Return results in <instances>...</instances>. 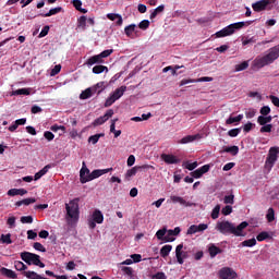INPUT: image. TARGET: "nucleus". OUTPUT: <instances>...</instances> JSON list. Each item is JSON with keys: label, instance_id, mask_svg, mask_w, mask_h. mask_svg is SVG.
Here are the masks:
<instances>
[{"label": "nucleus", "instance_id": "1", "mask_svg": "<svg viewBox=\"0 0 279 279\" xmlns=\"http://www.w3.org/2000/svg\"><path fill=\"white\" fill-rule=\"evenodd\" d=\"M248 226L250 223H247V221L241 222L238 227H235L234 223L230 221H219L216 225V230H218L220 234H233L234 236H245V234H243V230H245V228H247Z\"/></svg>", "mask_w": 279, "mask_h": 279}, {"label": "nucleus", "instance_id": "2", "mask_svg": "<svg viewBox=\"0 0 279 279\" xmlns=\"http://www.w3.org/2000/svg\"><path fill=\"white\" fill-rule=\"evenodd\" d=\"M279 58V46H275L268 50V53L264 57H257L253 64L255 69H263L269 64H274Z\"/></svg>", "mask_w": 279, "mask_h": 279}, {"label": "nucleus", "instance_id": "3", "mask_svg": "<svg viewBox=\"0 0 279 279\" xmlns=\"http://www.w3.org/2000/svg\"><path fill=\"white\" fill-rule=\"evenodd\" d=\"M254 21H246V22H238L230 24L222 28L221 31L216 33L217 38H226V36H232L236 29H243V27H250Z\"/></svg>", "mask_w": 279, "mask_h": 279}, {"label": "nucleus", "instance_id": "4", "mask_svg": "<svg viewBox=\"0 0 279 279\" xmlns=\"http://www.w3.org/2000/svg\"><path fill=\"white\" fill-rule=\"evenodd\" d=\"M21 258L26 263V265H35L36 267H40L45 269V263L40 260V255L29 252L21 253Z\"/></svg>", "mask_w": 279, "mask_h": 279}, {"label": "nucleus", "instance_id": "5", "mask_svg": "<svg viewBox=\"0 0 279 279\" xmlns=\"http://www.w3.org/2000/svg\"><path fill=\"white\" fill-rule=\"evenodd\" d=\"M80 198H74L70 204H65L66 216L73 221L80 219Z\"/></svg>", "mask_w": 279, "mask_h": 279}, {"label": "nucleus", "instance_id": "6", "mask_svg": "<svg viewBox=\"0 0 279 279\" xmlns=\"http://www.w3.org/2000/svg\"><path fill=\"white\" fill-rule=\"evenodd\" d=\"M278 147H270L269 151H268V156L266 158L265 161V169H267V171H271V169H274V166L276 165V161L278 160Z\"/></svg>", "mask_w": 279, "mask_h": 279}, {"label": "nucleus", "instance_id": "7", "mask_svg": "<svg viewBox=\"0 0 279 279\" xmlns=\"http://www.w3.org/2000/svg\"><path fill=\"white\" fill-rule=\"evenodd\" d=\"M125 90H128V86L122 85L121 87L117 88L109 98H107L105 102V108H110L114 101L121 99L122 95L125 94Z\"/></svg>", "mask_w": 279, "mask_h": 279}, {"label": "nucleus", "instance_id": "8", "mask_svg": "<svg viewBox=\"0 0 279 279\" xmlns=\"http://www.w3.org/2000/svg\"><path fill=\"white\" fill-rule=\"evenodd\" d=\"M218 278L220 279H236L238 275L234 269L230 267H223L218 271Z\"/></svg>", "mask_w": 279, "mask_h": 279}, {"label": "nucleus", "instance_id": "9", "mask_svg": "<svg viewBox=\"0 0 279 279\" xmlns=\"http://www.w3.org/2000/svg\"><path fill=\"white\" fill-rule=\"evenodd\" d=\"M113 114H114V110H112V109L107 110V112L102 117L97 118L93 122L94 128H97V125H104V123H106V121H108V119H111V117Z\"/></svg>", "mask_w": 279, "mask_h": 279}, {"label": "nucleus", "instance_id": "10", "mask_svg": "<svg viewBox=\"0 0 279 279\" xmlns=\"http://www.w3.org/2000/svg\"><path fill=\"white\" fill-rule=\"evenodd\" d=\"M180 232H182V229H180V227L168 230L165 238V243H173V241H175L174 236H178Z\"/></svg>", "mask_w": 279, "mask_h": 279}, {"label": "nucleus", "instance_id": "11", "mask_svg": "<svg viewBox=\"0 0 279 279\" xmlns=\"http://www.w3.org/2000/svg\"><path fill=\"white\" fill-rule=\"evenodd\" d=\"M170 199L172 204H180L181 206H185V208H191L192 206H196L195 203L186 202L182 196L172 195Z\"/></svg>", "mask_w": 279, "mask_h": 279}, {"label": "nucleus", "instance_id": "12", "mask_svg": "<svg viewBox=\"0 0 279 279\" xmlns=\"http://www.w3.org/2000/svg\"><path fill=\"white\" fill-rule=\"evenodd\" d=\"M161 160H163L166 165H180L181 162L180 158L171 154H161Z\"/></svg>", "mask_w": 279, "mask_h": 279}, {"label": "nucleus", "instance_id": "13", "mask_svg": "<svg viewBox=\"0 0 279 279\" xmlns=\"http://www.w3.org/2000/svg\"><path fill=\"white\" fill-rule=\"evenodd\" d=\"M204 230H208V226L206 223L192 225L187 229L186 234H196V232H204Z\"/></svg>", "mask_w": 279, "mask_h": 279}, {"label": "nucleus", "instance_id": "14", "mask_svg": "<svg viewBox=\"0 0 279 279\" xmlns=\"http://www.w3.org/2000/svg\"><path fill=\"white\" fill-rule=\"evenodd\" d=\"M209 171H210V166L205 165V166H202L201 168L194 170L193 172H191V175H192V178L199 179V178H202V175H204V173H208Z\"/></svg>", "mask_w": 279, "mask_h": 279}, {"label": "nucleus", "instance_id": "15", "mask_svg": "<svg viewBox=\"0 0 279 279\" xmlns=\"http://www.w3.org/2000/svg\"><path fill=\"white\" fill-rule=\"evenodd\" d=\"M183 248H184V244H179L175 247V256L179 265H184V258H186V253H182Z\"/></svg>", "mask_w": 279, "mask_h": 279}, {"label": "nucleus", "instance_id": "16", "mask_svg": "<svg viewBox=\"0 0 279 279\" xmlns=\"http://www.w3.org/2000/svg\"><path fill=\"white\" fill-rule=\"evenodd\" d=\"M80 180L81 184H86V182H90V170L86 167H83L80 171Z\"/></svg>", "mask_w": 279, "mask_h": 279}, {"label": "nucleus", "instance_id": "17", "mask_svg": "<svg viewBox=\"0 0 279 279\" xmlns=\"http://www.w3.org/2000/svg\"><path fill=\"white\" fill-rule=\"evenodd\" d=\"M110 171H112V168L92 171V173H89V182L93 180H97V178H101V175H105V173H110Z\"/></svg>", "mask_w": 279, "mask_h": 279}, {"label": "nucleus", "instance_id": "18", "mask_svg": "<svg viewBox=\"0 0 279 279\" xmlns=\"http://www.w3.org/2000/svg\"><path fill=\"white\" fill-rule=\"evenodd\" d=\"M267 5H269V0L257 1L252 4L254 12H263V10H267Z\"/></svg>", "mask_w": 279, "mask_h": 279}, {"label": "nucleus", "instance_id": "19", "mask_svg": "<svg viewBox=\"0 0 279 279\" xmlns=\"http://www.w3.org/2000/svg\"><path fill=\"white\" fill-rule=\"evenodd\" d=\"M202 140V134L197 133L195 135H187L181 138L180 143L181 145H186L187 143H193L194 141Z\"/></svg>", "mask_w": 279, "mask_h": 279}, {"label": "nucleus", "instance_id": "20", "mask_svg": "<svg viewBox=\"0 0 279 279\" xmlns=\"http://www.w3.org/2000/svg\"><path fill=\"white\" fill-rule=\"evenodd\" d=\"M87 66H93L95 64H104V59L99 57V54H95L90 58H88L85 62Z\"/></svg>", "mask_w": 279, "mask_h": 279}, {"label": "nucleus", "instance_id": "21", "mask_svg": "<svg viewBox=\"0 0 279 279\" xmlns=\"http://www.w3.org/2000/svg\"><path fill=\"white\" fill-rule=\"evenodd\" d=\"M107 19H109V21H117L116 25H119V26L123 25V17L121 16V14L108 13Z\"/></svg>", "mask_w": 279, "mask_h": 279}, {"label": "nucleus", "instance_id": "22", "mask_svg": "<svg viewBox=\"0 0 279 279\" xmlns=\"http://www.w3.org/2000/svg\"><path fill=\"white\" fill-rule=\"evenodd\" d=\"M7 195H9L10 197H14L16 195H27V190L25 189H11L8 191Z\"/></svg>", "mask_w": 279, "mask_h": 279}, {"label": "nucleus", "instance_id": "23", "mask_svg": "<svg viewBox=\"0 0 279 279\" xmlns=\"http://www.w3.org/2000/svg\"><path fill=\"white\" fill-rule=\"evenodd\" d=\"M0 274L1 276H5L7 278H12V279H16V272H14V270L12 269H8L5 267L0 268Z\"/></svg>", "mask_w": 279, "mask_h": 279}, {"label": "nucleus", "instance_id": "24", "mask_svg": "<svg viewBox=\"0 0 279 279\" xmlns=\"http://www.w3.org/2000/svg\"><path fill=\"white\" fill-rule=\"evenodd\" d=\"M92 219L96 221V223H104V214L101 213V210L96 209L92 215Z\"/></svg>", "mask_w": 279, "mask_h": 279}, {"label": "nucleus", "instance_id": "25", "mask_svg": "<svg viewBox=\"0 0 279 279\" xmlns=\"http://www.w3.org/2000/svg\"><path fill=\"white\" fill-rule=\"evenodd\" d=\"M171 250H173V246L171 244H166L160 248V256L161 258H167L169 254H171Z\"/></svg>", "mask_w": 279, "mask_h": 279}, {"label": "nucleus", "instance_id": "26", "mask_svg": "<svg viewBox=\"0 0 279 279\" xmlns=\"http://www.w3.org/2000/svg\"><path fill=\"white\" fill-rule=\"evenodd\" d=\"M274 117L271 116H259L257 118L258 125H268L270 121H272Z\"/></svg>", "mask_w": 279, "mask_h": 279}, {"label": "nucleus", "instance_id": "27", "mask_svg": "<svg viewBox=\"0 0 279 279\" xmlns=\"http://www.w3.org/2000/svg\"><path fill=\"white\" fill-rule=\"evenodd\" d=\"M93 95H95L93 87H88L81 93L80 99H90V97H93Z\"/></svg>", "mask_w": 279, "mask_h": 279}, {"label": "nucleus", "instance_id": "28", "mask_svg": "<svg viewBox=\"0 0 279 279\" xmlns=\"http://www.w3.org/2000/svg\"><path fill=\"white\" fill-rule=\"evenodd\" d=\"M60 12H62V7H57V8L50 9L48 13H41L40 16H44L45 19H47L49 16L60 14Z\"/></svg>", "mask_w": 279, "mask_h": 279}, {"label": "nucleus", "instance_id": "29", "mask_svg": "<svg viewBox=\"0 0 279 279\" xmlns=\"http://www.w3.org/2000/svg\"><path fill=\"white\" fill-rule=\"evenodd\" d=\"M23 276L28 279H43V275H38V272L34 270H27L23 272Z\"/></svg>", "mask_w": 279, "mask_h": 279}, {"label": "nucleus", "instance_id": "30", "mask_svg": "<svg viewBox=\"0 0 279 279\" xmlns=\"http://www.w3.org/2000/svg\"><path fill=\"white\" fill-rule=\"evenodd\" d=\"M209 252V256L211 258H215V256H217V254H221V252H223L221 248H219L217 245L211 244L208 248Z\"/></svg>", "mask_w": 279, "mask_h": 279}, {"label": "nucleus", "instance_id": "31", "mask_svg": "<svg viewBox=\"0 0 279 279\" xmlns=\"http://www.w3.org/2000/svg\"><path fill=\"white\" fill-rule=\"evenodd\" d=\"M29 204H36V198H24L22 201H17L15 206L19 208L21 206H29Z\"/></svg>", "mask_w": 279, "mask_h": 279}, {"label": "nucleus", "instance_id": "32", "mask_svg": "<svg viewBox=\"0 0 279 279\" xmlns=\"http://www.w3.org/2000/svg\"><path fill=\"white\" fill-rule=\"evenodd\" d=\"M240 121H243V114H239L236 117H229L226 120L227 125H232V123H240Z\"/></svg>", "mask_w": 279, "mask_h": 279}, {"label": "nucleus", "instance_id": "33", "mask_svg": "<svg viewBox=\"0 0 279 279\" xmlns=\"http://www.w3.org/2000/svg\"><path fill=\"white\" fill-rule=\"evenodd\" d=\"M92 71H93V73H95V75H99V74L104 73V71L106 73H108V66L101 65V64L95 65Z\"/></svg>", "mask_w": 279, "mask_h": 279}, {"label": "nucleus", "instance_id": "34", "mask_svg": "<svg viewBox=\"0 0 279 279\" xmlns=\"http://www.w3.org/2000/svg\"><path fill=\"white\" fill-rule=\"evenodd\" d=\"M102 136H106L104 133L95 134L88 137V143H92L93 145H97L99 143V140L102 138Z\"/></svg>", "mask_w": 279, "mask_h": 279}, {"label": "nucleus", "instance_id": "35", "mask_svg": "<svg viewBox=\"0 0 279 279\" xmlns=\"http://www.w3.org/2000/svg\"><path fill=\"white\" fill-rule=\"evenodd\" d=\"M137 172H138V166H135L129 169L125 173V180L130 181V178H134V175H136Z\"/></svg>", "mask_w": 279, "mask_h": 279}, {"label": "nucleus", "instance_id": "36", "mask_svg": "<svg viewBox=\"0 0 279 279\" xmlns=\"http://www.w3.org/2000/svg\"><path fill=\"white\" fill-rule=\"evenodd\" d=\"M0 243H4L5 245H12V234H1Z\"/></svg>", "mask_w": 279, "mask_h": 279}, {"label": "nucleus", "instance_id": "37", "mask_svg": "<svg viewBox=\"0 0 279 279\" xmlns=\"http://www.w3.org/2000/svg\"><path fill=\"white\" fill-rule=\"evenodd\" d=\"M223 151L226 154H230L231 156H236V154H239V146L225 147Z\"/></svg>", "mask_w": 279, "mask_h": 279}, {"label": "nucleus", "instance_id": "38", "mask_svg": "<svg viewBox=\"0 0 279 279\" xmlns=\"http://www.w3.org/2000/svg\"><path fill=\"white\" fill-rule=\"evenodd\" d=\"M156 236H157L158 241H163V243H165V239H167V228L159 229L156 232Z\"/></svg>", "mask_w": 279, "mask_h": 279}, {"label": "nucleus", "instance_id": "39", "mask_svg": "<svg viewBox=\"0 0 279 279\" xmlns=\"http://www.w3.org/2000/svg\"><path fill=\"white\" fill-rule=\"evenodd\" d=\"M242 247H254L256 245V238L245 240L240 244Z\"/></svg>", "mask_w": 279, "mask_h": 279}, {"label": "nucleus", "instance_id": "40", "mask_svg": "<svg viewBox=\"0 0 279 279\" xmlns=\"http://www.w3.org/2000/svg\"><path fill=\"white\" fill-rule=\"evenodd\" d=\"M266 219L268 221V223H271L272 221L276 220V211L274 210V208H269L266 215Z\"/></svg>", "mask_w": 279, "mask_h": 279}, {"label": "nucleus", "instance_id": "41", "mask_svg": "<svg viewBox=\"0 0 279 279\" xmlns=\"http://www.w3.org/2000/svg\"><path fill=\"white\" fill-rule=\"evenodd\" d=\"M104 82L97 83L95 86L92 87L94 93H97L98 95L106 89V85H104Z\"/></svg>", "mask_w": 279, "mask_h": 279}, {"label": "nucleus", "instance_id": "42", "mask_svg": "<svg viewBox=\"0 0 279 279\" xmlns=\"http://www.w3.org/2000/svg\"><path fill=\"white\" fill-rule=\"evenodd\" d=\"M32 90L29 88H20L12 92V95L19 96V95H31Z\"/></svg>", "mask_w": 279, "mask_h": 279}, {"label": "nucleus", "instance_id": "43", "mask_svg": "<svg viewBox=\"0 0 279 279\" xmlns=\"http://www.w3.org/2000/svg\"><path fill=\"white\" fill-rule=\"evenodd\" d=\"M250 66L248 61H243L242 63H239L235 65V71L239 73L240 71H245Z\"/></svg>", "mask_w": 279, "mask_h": 279}, {"label": "nucleus", "instance_id": "44", "mask_svg": "<svg viewBox=\"0 0 279 279\" xmlns=\"http://www.w3.org/2000/svg\"><path fill=\"white\" fill-rule=\"evenodd\" d=\"M160 12H165V5L161 4L159 7H157L154 12L150 14L149 19L153 20V19H156V16H158V14H160Z\"/></svg>", "mask_w": 279, "mask_h": 279}, {"label": "nucleus", "instance_id": "45", "mask_svg": "<svg viewBox=\"0 0 279 279\" xmlns=\"http://www.w3.org/2000/svg\"><path fill=\"white\" fill-rule=\"evenodd\" d=\"M135 29H136L135 24H131L124 28V34L130 38V36L134 34Z\"/></svg>", "mask_w": 279, "mask_h": 279}, {"label": "nucleus", "instance_id": "46", "mask_svg": "<svg viewBox=\"0 0 279 279\" xmlns=\"http://www.w3.org/2000/svg\"><path fill=\"white\" fill-rule=\"evenodd\" d=\"M219 213H221V205H216L211 211V219H219Z\"/></svg>", "mask_w": 279, "mask_h": 279}, {"label": "nucleus", "instance_id": "47", "mask_svg": "<svg viewBox=\"0 0 279 279\" xmlns=\"http://www.w3.org/2000/svg\"><path fill=\"white\" fill-rule=\"evenodd\" d=\"M14 267H15L16 271H25L27 269V265H25V263L19 262V260L14 263Z\"/></svg>", "mask_w": 279, "mask_h": 279}, {"label": "nucleus", "instance_id": "48", "mask_svg": "<svg viewBox=\"0 0 279 279\" xmlns=\"http://www.w3.org/2000/svg\"><path fill=\"white\" fill-rule=\"evenodd\" d=\"M271 130H274V124H264L262 125V128L259 129V132L262 134H265V133H270Z\"/></svg>", "mask_w": 279, "mask_h": 279}, {"label": "nucleus", "instance_id": "49", "mask_svg": "<svg viewBox=\"0 0 279 279\" xmlns=\"http://www.w3.org/2000/svg\"><path fill=\"white\" fill-rule=\"evenodd\" d=\"M114 50L112 49H107V50H104L102 52H100L98 56L100 58V60H104V58H108L109 56H112Z\"/></svg>", "mask_w": 279, "mask_h": 279}, {"label": "nucleus", "instance_id": "50", "mask_svg": "<svg viewBox=\"0 0 279 279\" xmlns=\"http://www.w3.org/2000/svg\"><path fill=\"white\" fill-rule=\"evenodd\" d=\"M7 226H9V228H16V217H9L7 220Z\"/></svg>", "mask_w": 279, "mask_h": 279}, {"label": "nucleus", "instance_id": "51", "mask_svg": "<svg viewBox=\"0 0 279 279\" xmlns=\"http://www.w3.org/2000/svg\"><path fill=\"white\" fill-rule=\"evenodd\" d=\"M257 241L263 242L266 241V239H269V233L267 231L260 232L257 236H256Z\"/></svg>", "mask_w": 279, "mask_h": 279}, {"label": "nucleus", "instance_id": "52", "mask_svg": "<svg viewBox=\"0 0 279 279\" xmlns=\"http://www.w3.org/2000/svg\"><path fill=\"white\" fill-rule=\"evenodd\" d=\"M20 221H21V223H34V217H32V216H22Z\"/></svg>", "mask_w": 279, "mask_h": 279}, {"label": "nucleus", "instance_id": "53", "mask_svg": "<svg viewBox=\"0 0 279 279\" xmlns=\"http://www.w3.org/2000/svg\"><path fill=\"white\" fill-rule=\"evenodd\" d=\"M34 250L37 252H47V248L44 247V245L40 242H35L33 244Z\"/></svg>", "mask_w": 279, "mask_h": 279}, {"label": "nucleus", "instance_id": "54", "mask_svg": "<svg viewBox=\"0 0 279 279\" xmlns=\"http://www.w3.org/2000/svg\"><path fill=\"white\" fill-rule=\"evenodd\" d=\"M262 117H267L271 112V108L269 106H264L259 110Z\"/></svg>", "mask_w": 279, "mask_h": 279}, {"label": "nucleus", "instance_id": "55", "mask_svg": "<svg viewBox=\"0 0 279 279\" xmlns=\"http://www.w3.org/2000/svg\"><path fill=\"white\" fill-rule=\"evenodd\" d=\"M221 213L222 215H225V217H228V215H232V206L230 205L225 206Z\"/></svg>", "mask_w": 279, "mask_h": 279}, {"label": "nucleus", "instance_id": "56", "mask_svg": "<svg viewBox=\"0 0 279 279\" xmlns=\"http://www.w3.org/2000/svg\"><path fill=\"white\" fill-rule=\"evenodd\" d=\"M197 83V80H193V78H183L180 82V86H186V84H195Z\"/></svg>", "mask_w": 279, "mask_h": 279}, {"label": "nucleus", "instance_id": "57", "mask_svg": "<svg viewBox=\"0 0 279 279\" xmlns=\"http://www.w3.org/2000/svg\"><path fill=\"white\" fill-rule=\"evenodd\" d=\"M140 29H149V20H144L138 24Z\"/></svg>", "mask_w": 279, "mask_h": 279}, {"label": "nucleus", "instance_id": "58", "mask_svg": "<svg viewBox=\"0 0 279 279\" xmlns=\"http://www.w3.org/2000/svg\"><path fill=\"white\" fill-rule=\"evenodd\" d=\"M238 134H241V129H231L228 132V136H231V138H235Z\"/></svg>", "mask_w": 279, "mask_h": 279}, {"label": "nucleus", "instance_id": "59", "mask_svg": "<svg viewBox=\"0 0 279 279\" xmlns=\"http://www.w3.org/2000/svg\"><path fill=\"white\" fill-rule=\"evenodd\" d=\"M44 137L46 138V141L51 142V141H53V138H56V135L50 131H46L44 133Z\"/></svg>", "mask_w": 279, "mask_h": 279}, {"label": "nucleus", "instance_id": "60", "mask_svg": "<svg viewBox=\"0 0 279 279\" xmlns=\"http://www.w3.org/2000/svg\"><path fill=\"white\" fill-rule=\"evenodd\" d=\"M151 279H167V275L162 271H159L151 276Z\"/></svg>", "mask_w": 279, "mask_h": 279}, {"label": "nucleus", "instance_id": "61", "mask_svg": "<svg viewBox=\"0 0 279 279\" xmlns=\"http://www.w3.org/2000/svg\"><path fill=\"white\" fill-rule=\"evenodd\" d=\"M223 202H225V204H234V195L231 194V195L225 196Z\"/></svg>", "mask_w": 279, "mask_h": 279}, {"label": "nucleus", "instance_id": "62", "mask_svg": "<svg viewBox=\"0 0 279 279\" xmlns=\"http://www.w3.org/2000/svg\"><path fill=\"white\" fill-rule=\"evenodd\" d=\"M131 258L133 263H141V260H143V256L141 254H132Z\"/></svg>", "mask_w": 279, "mask_h": 279}, {"label": "nucleus", "instance_id": "63", "mask_svg": "<svg viewBox=\"0 0 279 279\" xmlns=\"http://www.w3.org/2000/svg\"><path fill=\"white\" fill-rule=\"evenodd\" d=\"M269 99H270L271 104H274L276 106V108H279V98L277 96L270 95Z\"/></svg>", "mask_w": 279, "mask_h": 279}, {"label": "nucleus", "instance_id": "64", "mask_svg": "<svg viewBox=\"0 0 279 279\" xmlns=\"http://www.w3.org/2000/svg\"><path fill=\"white\" fill-rule=\"evenodd\" d=\"M86 15H83L78 19V27H86Z\"/></svg>", "mask_w": 279, "mask_h": 279}]
</instances>
